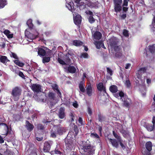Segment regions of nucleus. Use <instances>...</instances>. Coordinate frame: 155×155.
Segmentation results:
<instances>
[{
	"label": "nucleus",
	"mask_w": 155,
	"mask_h": 155,
	"mask_svg": "<svg viewBox=\"0 0 155 155\" xmlns=\"http://www.w3.org/2000/svg\"><path fill=\"white\" fill-rule=\"evenodd\" d=\"M81 148L84 151L82 155H93L95 150V147L92 145L88 140L83 142Z\"/></svg>",
	"instance_id": "1"
},
{
	"label": "nucleus",
	"mask_w": 155,
	"mask_h": 155,
	"mask_svg": "<svg viewBox=\"0 0 155 155\" xmlns=\"http://www.w3.org/2000/svg\"><path fill=\"white\" fill-rule=\"evenodd\" d=\"M22 90L18 86H15L13 88L11 93V97L15 101H17L19 99L21 95Z\"/></svg>",
	"instance_id": "2"
},
{
	"label": "nucleus",
	"mask_w": 155,
	"mask_h": 155,
	"mask_svg": "<svg viewBox=\"0 0 155 155\" xmlns=\"http://www.w3.org/2000/svg\"><path fill=\"white\" fill-rule=\"evenodd\" d=\"M12 131L11 128L9 130L7 124L3 123H0V134L6 136L8 134H11Z\"/></svg>",
	"instance_id": "3"
},
{
	"label": "nucleus",
	"mask_w": 155,
	"mask_h": 155,
	"mask_svg": "<svg viewBox=\"0 0 155 155\" xmlns=\"http://www.w3.org/2000/svg\"><path fill=\"white\" fill-rule=\"evenodd\" d=\"M48 103L51 108L55 104L54 101L55 100V94L52 92H49L47 97Z\"/></svg>",
	"instance_id": "4"
},
{
	"label": "nucleus",
	"mask_w": 155,
	"mask_h": 155,
	"mask_svg": "<svg viewBox=\"0 0 155 155\" xmlns=\"http://www.w3.org/2000/svg\"><path fill=\"white\" fill-rule=\"evenodd\" d=\"M145 146L147 150H142V153L144 155H151L150 152L152 150V143L150 141L147 142L145 143Z\"/></svg>",
	"instance_id": "5"
},
{
	"label": "nucleus",
	"mask_w": 155,
	"mask_h": 155,
	"mask_svg": "<svg viewBox=\"0 0 155 155\" xmlns=\"http://www.w3.org/2000/svg\"><path fill=\"white\" fill-rule=\"evenodd\" d=\"M54 127H55L56 130L55 131L56 133L59 135H62L65 132V129L64 127H62L60 124L55 125L54 123H51Z\"/></svg>",
	"instance_id": "6"
},
{
	"label": "nucleus",
	"mask_w": 155,
	"mask_h": 155,
	"mask_svg": "<svg viewBox=\"0 0 155 155\" xmlns=\"http://www.w3.org/2000/svg\"><path fill=\"white\" fill-rule=\"evenodd\" d=\"M113 1L115 11L117 13L120 12L122 9L121 6L122 2V0H113Z\"/></svg>",
	"instance_id": "7"
},
{
	"label": "nucleus",
	"mask_w": 155,
	"mask_h": 155,
	"mask_svg": "<svg viewBox=\"0 0 155 155\" xmlns=\"http://www.w3.org/2000/svg\"><path fill=\"white\" fill-rule=\"evenodd\" d=\"M31 88L32 90L36 93H38L41 91V86L39 84H33Z\"/></svg>",
	"instance_id": "8"
},
{
	"label": "nucleus",
	"mask_w": 155,
	"mask_h": 155,
	"mask_svg": "<svg viewBox=\"0 0 155 155\" xmlns=\"http://www.w3.org/2000/svg\"><path fill=\"white\" fill-rule=\"evenodd\" d=\"M122 101L123 102L124 105L127 108H129L132 104L131 100L130 98H128L127 96L122 99Z\"/></svg>",
	"instance_id": "9"
},
{
	"label": "nucleus",
	"mask_w": 155,
	"mask_h": 155,
	"mask_svg": "<svg viewBox=\"0 0 155 155\" xmlns=\"http://www.w3.org/2000/svg\"><path fill=\"white\" fill-rule=\"evenodd\" d=\"M51 141H46L44 143L43 151L45 152H48L49 151L51 147Z\"/></svg>",
	"instance_id": "10"
},
{
	"label": "nucleus",
	"mask_w": 155,
	"mask_h": 155,
	"mask_svg": "<svg viewBox=\"0 0 155 155\" xmlns=\"http://www.w3.org/2000/svg\"><path fill=\"white\" fill-rule=\"evenodd\" d=\"M118 41L117 38L115 37L110 38L109 40V44L112 47H116Z\"/></svg>",
	"instance_id": "11"
},
{
	"label": "nucleus",
	"mask_w": 155,
	"mask_h": 155,
	"mask_svg": "<svg viewBox=\"0 0 155 155\" xmlns=\"http://www.w3.org/2000/svg\"><path fill=\"white\" fill-rule=\"evenodd\" d=\"M86 88L87 94L89 97H91L92 95L93 92L92 86L91 84L89 83L86 85Z\"/></svg>",
	"instance_id": "12"
},
{
	"label": "nucleus",
	"mask_w": 155,
	"mask_h": 155,
	"mask_svg": "<svg viewBox=\"0 0 155 155\" xmlns=\"http://www.w3.org/2000/svg\"><path fill=\"white\" fill-rule=\"evenodd\" d=\"M51 50L46 55V56L44 57L42 59V62L43 63H48L51 60Z\"/></svg>",
	"instance_id": "13"
},
{
	"label": "nucleus",
	"mask_w": 155,
	"mask_h": 155,
	"mask_svg": "<svg viewBox=\"0 0 155 155\" xmlns=\"http://www.w3.org/2000/svg\"><path fill=\"white\" fill-rule=\"evenodd\" d=\"M64 141L66 147H70L73 142V138L71 137H68L65 139Z\"/></svg>",
	"instance_id": "14"
},
{
	"label": "nucleus",
	"mask_w": 155,
	"mask_h": 155,
	"mask_svg": "<svg viewBox=\"0 0 155 155\" xmlns=\"http://www.w3.org/2000/svg\"><path fill=\"white\" fill-rule=\"evenodd\" d=\"M25 127L28 132H30L33 130L34 127V125L30 123L28 121L26 120Z\"/></svg>",
	"instance_id": "15"
},
{
	"label": "nucleus",
	"mask_w": 155,
	"mask_h": 155,
	"mask_svg": "<svg viewBox=\"0 0 155 155\" xmlns=\"http://www.w3.org/2000/svg\"><path fill=\"white\" fill-rule=\"evenodd\" d=\"M74 21L76 25H80L81 21V15L78 14L74 18Z\"/></svg>",
	"instance_id": "16"
},
{
	"label": "nucleus",
	"mask_w": 155,
	"mask_h": 155,
	"mask_svg": "<svg viewBox=\"0 0 155 155\" xmlns=\"http://www.w3.org/2000/svg\"><path fill=\"white\" fill-rule=\"evenodd\" d=\"M66 2V5L69 10L72 12L74 11L75 9L74 8V7L72 6V4L73 2H71V0H65Z\"/></svg>",
	"instance_id": "17"
},
{
	"label": "nucleus",
	"mask_w": 155,
	"mask_h": 155,
	"mask_svg": "<svg viewBox=\"0 0 155 155\" xmlns=\"http://www.w3.org/2000/svg\"><path fill=\"white\" fill-rule=\"evenodd\" d=\"M25 36L28 39L32 40L37 38V36L30 33V32L25 31Z\"/></svg>",
	"instance_id": "18"
},
{
	"label": "nucleus",
	"mask_w": 155,
	"mask_h": 155,
	"mask_svg": "<svg viewBox=\"0 0 155 155\" xmlns=\"http://www.w3.org/2000/svg\"><path fill=\"white\" fill-rule=\"evenodd\" d=\"M108 139L113 147L117 148H118L119 142L118 140L115 139L111 138H108Z\"/></svg>",
	"instance_id": "19"
},
{
	"label": "nucleus",
	"mask_w": 155,
	"mask_h": 155,
	"mask_svg": "<svg viewBox=\"0 0 155 155\" xmlns=\"http://www.w3.org/2000/svg\"><path fill=\"white\" fill-rule=\"evenodd\" d=\"M85 81L84 80L81 81L79 84V87L80 91L82 93H84L85 92Z\"/></svg>",
	"instance_id": "20"
},
{
	"label": "nucleus",
	"mask_w": 155,
	"mask_h": 155,
	"mask_svg": "<svg viewBox=\"0 0 155 155\" xmlns=\"http://www.w3.org/2000/svg\"><path fill=\"white\" fill-rule=\"evenodd\" d=\"M38 49V54L40 57H44L47 55L46 51L44 48H39Z\"/></svg>",
	"instance_id": "21"
},
{
	"label": "nucleus",
	"mask_w": 155,
	"mask_h": 155,
	"mask_svg": "<svg viewBox=\"0 0 155 155\" xmlns=\"http://www.w3.org/2000/svg\"><path fill=\"white\" fill-rule=\"evenodd\" d=\"M144 127L149 131H151L155 129V126L151 124H145Z\"/></svg>",
	"instance_id": "22"
},
{
	"label": "nucleus",
	"mask_w": 155,
	"mask_h": 155,
	"mask_svg": "<svg viewBox=\"0 0 155 155\" xmlns=\"http://www.w3.org/2000/svg\"><path fill=\"white\" fill-rule=\"evenodd\" d=\"M65 116L64 109L63 108L61 107L59 110L58 117L60 119H62L64 118Z\"/></svg>",
	"instance_id": "23"
},
{
	"label": "nucleus",
	"mask_w": 155,
	"mask_h": 155,
	"mask_svg": "<svg viewBox=\"0 0 155 155\" xmlns=\"http://www.w3.org/2000/svg\"><path fill=\"white\" fill-rule=\"evenodd\" d=\"M93 36L94 39L98 40L101 38L102 34L99 31H96L93 34Z\"/></svg>",
	"instance_id": "24"
},
{
	"label": "nucleus",
	"mask_w": 155,
	"mask_h": 155,
	"mask_svg": "<svg viewBox=\"0 0 155 155\" xmlns=\"http://www.w3.org/2000/svg\"><path fill=\"white\" fill-rule=\"evenodd\" d=\"M98 120L99 122H105L106 120V117L101 114L100 113L98 114Z\"/></svg>",
	"instance_id": "25"
},
{
	"label": "nucleus",
	"mask_w": 155,
	"mask_h": 155,
	"mask_svg": "<svg viewBox=\"0 0 155 155\" xmlns=\"http://www.w3.org/2000/svg\"><path fill=\"white\" fill-rule=\"evenodd\" d=\"M55 120H52L51 119L50 120L48 118V119L47 118L43 119L42 120V122L43 124H46V125H48L49 124H51V123H54Z\"/></svg>",
	"instance_id": "26"
},
{
	"label": "nucleus",
	"mask_w": 155,
	"mask_h": 155,
	"mask_svg": "<svg viewBox=\"0 0 155 155\" xmlns=\"http://www.w3.org/2000/svg\"><path fill=\"white\" fill-rule=\"evenodd\" d=\"M71 56V55L68 52L64 57V60L68 64H70L71 62V59L70 57Z\"/></svg>",
	"instance_id": "27"
},
{
	"label": "nucleus",
	"mask_w": 155,
	"mask_h": 155,
	"mask_svg": "<svg viewBox=\"0 0 155 155\" xmlns=\"http://www.w3.org/2000/svg\"><path fill=\"white\" fill-rule=\"evenodd\" d=\"M68 71L71 73L74 74L76 72V69L74 66L72 65H70L68 67Z\"/></svg>",
	"instance_id": "28"
},
{
	"label": "nucleus",
	"mask_w": 155,
	"mask_h": 155,
	"mask_svg": "<svg viewBox=\"0 0 155 155\" xmlns=\"http://www.w3.org/2000/svg\"><path fill=\"white\" fill-rule=\"evenodd\" d=\"M72 43L73 45L77 47L82 46L83 44V43L82 41L76 40H74L73 41Z\"/></svg>",
	"instance_id": "29"
},
{
	"label": "nucleus",
	"mask_w": 155,
	"mask_h": 155,
	"mask_svg": "<svg viewBox=\"0 0 155 155\" xmlns=\"http://www.w3.org/2000/svg\"><path fill=\"white\" fill-rule=\"evenodd\" d=\"M9 60L6 56L0 55V62L4 64H5Z\"/></svg>",
	"instance_id": "30"
},
{
	"label": "nucleus",
	"mask_w": 155,
	"mask_h": 155,
	"mask_svg": "<svg viewBox=\"0 0 155 155\" xmlns=\"http://www.w3.org/2000/svg\"><path fill=\"white\" fill-rule=\"evenodd\" d=\"M109 90L112 93H115L118 91L117 87L115 85H112L110 87Z\"/></svg>",
	"instance_id": "31"
},
{
	"label": "nucleus",
	"mask_w": 155,
	"mask_h": 155,
	"mask_svg": "<svg viewBox=\"0 0 155 155\" xmlns=\"http://www.w3.org/2000/svg\"><path fill=\"white\" fill-rule=\"evenodd\" d=\"M0 155H15V154L12 151L8 149H6V150L4 152L3 154H1L0 153Z\"/></svg>",
	"instance_id": "32"
},
{
	"label": "nucleus",
	"mask_w": 155,
	"mask_h": 155,
	"mask_svg": "<svg viewBox=\"0 0 155 155\" xmlns=\"http://www.w3.org/2000/svg\"><path fill=\"white\" fill-rule=\"evenodd\" d=\"M27 24L30 29H33L34 25L32 23V21L31 20H28L27 22Z\"/></svg>",
	"instance_id": "33"
},
{
	"label": "nucleus",
	"mask_w": 155,
	"mask_h": 155,
	"mask_svg": "<svg viewBox=\"0 0 155 155\" xmlns=\"http://www.w3.org/2000/svg\"><path fill=\"white\" fill-rule=\"evenodd\" d=\"M97 86V89L98 91H102V90H103V88L105 87L104 86L103 83L101 82L99 83Z\"/></svg>",
	"instance_id": "34"
},
{
	"label": "nucleus",
	"mask_w": 155,
	"mask_h": 155,
	"mask_svg": "<svg viewBox=\"0 0 155 155\" xmlns=\"http://www.w3.org/2000/svg\"><path fill=\"white\" fill-rule=\"evenodd\" d=\"M37 128L38 130L42 131L44 130L45 127L42 124H37Z\"/></svg>",
	"instance_id": "35"
},
{
	"label": "nucleus",
	"mask_w": 155,
	"mask_h": 155,
	"mask_svg": "<svg viewBox=\"0 0 155 155\" xmlns=\"http://www.w3.org/2000/svg\"><path fill=\"white\" fill-rule=\"evenodd\" d=\"M149 51L152 54L155 53V45H153L150 46L149 48Z\"/></svg>",
	"instance_id": "36"
},
{
	"label": "nucleus",
	"mask_w": 155,
	"mask_h": 155,
	"mask_svg": "<svg viewBox=\"0 0 155 155\" xmlns=\"http://www.w3.org/2000/svg\"><path fill=\"white\" fill-rule=\"evenodd\" d=\"M14 62L16 65L20 67H22L24 65L23 63L20 62L18 60L14 61Z\"/></svg>",
	"instance_id": "37"
},
{
	"label": "nucleus",
	"mask_w": 155,
	"mask_h": 155,
	"mask_svg": "<svg viewBox=\"0 0 155 155\" xmlns=\"http://www.w3.org/2000/svg\"><path fill=\"white\" fill-rule=\"evenodd\" d=\"M113 134L114 137L118 140L119 141H120V140L121 139V137L119 136L114 131H113Z\"/></svg>",
	"instance_id": "38"
},
{
	"label": "nucleus",
	"mask_w": 155,
	"mask_h": 155,
	"mask_svg": "<svg viewBox=\"0 0 155 155\" xmlns=\"http://www.w3.org/2000/svg\"><path fill=\"white\" fill-rule=\"evenodd\" d=\"M102 44V41H95V44L96 45V47L98 49H100Z\"/></svg>",
	"instance_id": "39"
},
{
	"label": "nucleus",
	"mask_w": 155,
	"mask_h": 155,
	"mask_svg": "<svg viewBox=\"0 0 155 155\" xmlns=\"http://www.w3.org/2000/svg\"><path fill=\"white\" fill-rule=\"evenodd\" d=\"M74 124V126L73 127V129L74 132H75V135L76 136L78 134V129L77 125H75Z\"/></svg>",
	"instance_id": "40"
},
{
	"label": "nucleus",
	"mask_w": 155,
	"mask_h": 155,
	"mask_svg": "<svg viewBox=\"0 0 155 155\" xmlns=\"http://www.w3.org/2000/svg\"><path fill=\"white\" fill-rule=\"evenodd\" d=\"M116 124L117 128V129L119 130V131L120 130L123 128V125L120 123L117 122L116 123Z\"/></svg>",
	"instance_id": "41"
},
{
	"label": "nucleus",
	"mask_w": 155,
	"mask_h": 155,
	"mask_svg": "<svg viewBox=\"0 0 155 155\" xmlns=\"http://www.w3.org/2000/svg\"><path fill=\"white\" fill-rule=\"evenodd\" d=\"M88 54L87 53H82L80 57V58H88Z\"/></svg>",
	"instance_id": "42"
},
{
	"label": "nucleus",
	"mask_w": 155,
	"mask_h": 155,
	"mask_svg": "<svg viewBox=\"0 0 155 155\" xmlns=\"http://www.w3.org/2000/svg\"><path fill=\"white\" fill-rule=\"evenodd\" d=\"M119 131L122 134L123 136L124 137H125L127 134V132L125 130H124L123 128L120 130Z\"/></svg>",
	"instance_id": "43"
},
{
	"label": "nucleus",
	"mask_w": 155,
	"mask_h": 155,
	"mask_svg": "<svg viewBox=\"0 0 155 155\" xmlns=\"http://www.w3.org/2000/svg\"><path fill=\"white\" fill-rule=\"evenodd\" d=\"M125 84L127 87H130L131 84L130 81L128 78H127L126 79Z\"/></svg>",
	"instance_id": "44"
},
{
	"label": "nucleus",
	"mask_w": 155,
	"mask_h": 155,
	"mask_svg": "<svg viewBox=\"0 0 155 155\" xmlns=\"http://www.w3.org/2000/svg\"><path fill=\"white\" fill-rule=\"evenodd\" d=\"M118 95L120 97L121 99L122 100V99H124V98H125V97L127 96L126 95H125L124 92L122 91L119 92Z\"/></svg>",
	"instance_id": "45"
},
{
	"label": "nucleus",
	"mask_w": 155,
	"mask_h": 155,
	"mask_svg": "<svg viewBox=\"0 0 155 155\" xmlns=\"http://www.w3.org/2000/svg\"><path fill=\"white\" fill-rule=\"evenodd\" d=\"M88 21L89 22L92 24L95 21V19L92 16H90L88 18Z\"/></svg>",
	"instance_id": "46"
},
{
	"label": "nucleus",
	"mask_w": 155,
	"mask_h": 155,
	"mask_svg": "<svg viewBox=\"0 0 155 155\" xmlns=\"http://www.w3.org/2000/svg\"><path fill=\"white\" fill-rule=\"evenodd\" d=\"M147 68L145 67L140 68L137 71L138 72H140L141 73H144L146 72Z\"/></svg>",
	"instance_id": "47"
},
{
	"label": "nucleus",
	"mask_w": 155,
	"mask_h": 155,
	"mask_svg": "<svg viewBox=\"0 0 155 155\" xmlns=\"http://www.w3.org/2000/svg\"><path fill=\"white\" fill-rule=\"evenodd\" d=\"M107 71L108 74H109L110 76H112L113 74V71L112 69L108 67H107Z\"/></svg>",
	"instance_id": "48"
},
{
	"label": "nucleus",
	"mask_w": 155,
	"mask_h": 155,
	"mask_svg": "<svg viewBox=\"0 0 155 155\" xmlns=\"http://www.w3.org/2000/svg\"><path fill=\"white\" fill-rule=\"evenodd\" d=\"M90 137L97 138H99V136L97 134L94 133H91Z\"/></svg>",
	"instance_id": "49"
},
{
	"label": "nucleus",
	"mask_w": 155,
	"mask_h": 155,
	"mask_svg": "<svg viewBox=\"0 0 155 155\" xmlns=\"http://www.w3.org/2000/svg\"><path fill=\"white\" fill-rule=\"evenodd\" d=\"M58 61L59 63L62 65H65L66 64V63H65L64 61L62 60L60 58H58Z\"/></svg>",
	"instance_id": "50"
},
{
	"label": "nucleus",
	"mask_w": 155,
	"mask_h": 155,
	"mask_svg": "<svg viewBox=\"0 0 155 155\" xmlns=\"http://www.w3.org/2000/svg\"><path fill=\"white\" fill-rule=\"evenodd\" d=\"M123 35L125 37L129 36L128 31L126 29H124L123 32Z\"/></svg>",
	"instance_id": "51"
},
{
	"label": "nucleus",
	"mask_w": 155,
	"mask_h": 155,
	"mask_svg": "<svg viewBox=\"0 0 155 155\" xmlns=\"http://www.w3.org/2000/svg\"><path fill=\"white\" fill-rule=\"evenodd\" d=\"M5 6V2L4 0H0V8H3Z\"/></svg>",
	"instance_id": "52"
},
{
	"label": "nucleus",
	"mask_w": 155,
	"mask_h": 155,
	"mask_svg": "<svg viewBox=\"0 0 155 155\" xmlns=\"http://www.w3.org/2000/svg\"><path fill=\"white\" fill-rule=\"evenodd\" d=\"M52 87L54 91H56L58 89V86L56 84H54L52 85Z\"/></svg>",
	"instance_id": "53"
},
{
	"label": "nucleus",
	"mask_w": 155,
	"mask_h": 155,
	"mask_svg": "<svg viewBox=\"0 0 155 155\" xmlns=\"http://www.w3.org/2000/svg\"><path fill=\"white\" fill-rule=\"evenodd\" d=\"M54 153L55 154H59L61 155V154L62 153L61 152V151L59 150L58 149V147H56L55 150H54Z\"/></svg>",
	"instance_id": "54"
},
{
	"label": "nucleus",
	"mask_w": 155,
	"mask_h": 155,
	"mask_svg": "<svg viewBox=\"0 0 155 155\" xmlns=\"http://www.w3.org/2000/svg\"><path fill=\"white\" fill-rule=\"evenodd\" d=\"M119 142V143H120V146H121L122 148L124 150L126 148V146L124 145V144L122 143V140L121 139L120 140V141Z\"/></svg>",
	"instance_id": "55"
},
{
	"label": "nucleus",
	"mask_w": 155,
	"mask_h": 155,
	"mask_svg": "<svg viewBox=\"0 0 155 155\" xmlns=\"http://www.w3.org/2000/svg\"><path fill=\"white\" fill-rule=\"evenodd\" d=\"M11 53L12 54L11 55V57H13L16 59L18 60V58L15 54L13 52H12Z\"/></svg>",
	"instance_id": "56"
},
{
	"label": "nucleus",
	"mask_w": 155,
	"mask_h": 155,
	"mask_svg": "<svg viewBox=\"0 0 155 155\" xmlns=\"http://www.w3.org/2000/svg\"><path fill=\"white\" fill-rule=\"evenodd\" d=\"M127 17V14L126 13H124L120 16V18L121 20L125 19Z\"/></svg>",
	"instance_id": "57"
},
{
	"label": "nucleus",
	"mask_w": 155,
	"mask_h": 155,
	"mask_svg": "<svg viewBox=\"0 0 155 155\" xmlns=\"http://www.w3.org/2000/svg\"><path fill=\"white\" fill-rule=\"evenodd\" d=\"M123 3L122 5L123 6H128V0H123Z\"/></svg>",
	"instance_id": "58"
},
{
	"label": "nucleus",
	"mask_w": 155,
	"mask_h": 155,
	"mask_svg": "<svg viewBox=\"0 0 155 155\" xmlns=\"http://www.w3.org/2000/svg\"><path fill=\"white\" fill-rule=\"evenodd\" d=\"M56 132H51V136L53 138H55L56 137Z\"/></svg>",
	"instance_id": "59"
},
{
	"label": "nucleus",
	"mask_w": 155,
	"mask_h": 155,
	"mask_svg": "<svg viewBox=\"0 0 155 155\" xmlns=\"http://www.w3.org/2000/svg\"><path fill=\"white\" fill-rule=\"evenodd\" d=\"M70 116L71 118V122H73L74 121V116L73 115V114L72 113H71L70 114Z\"/></svg>",
	"instance_id": "60"
},
{
	"label": "nucleus",
	"mask_w": 155,
	"mask_h": 155,
	"mask_svg": "<svg viewBox=\"0 0 155 155\" xmlns=\"http://www.w3.org/2000/svg\"><path fill=\"white\" fill-rule=\"evenodd\" d=\"M4 34L6 36L9 34L10 33V31L8 30H5L3 31Z\"/></svg>",
	"instance_id": "61"
},
{
	"label": "nucleus",
	"mask_w": 155,
	"mask_h": 155,
	"mask_svg": "<svg viewBox=\"0 0 155 155\" xmlns=\"http://www.w3.org/2000/svg\"><path fill=\"white\" fill-rule=\"evenodd\" d=\"M19 76L23 78H25V76L23 73L21 71H19L18 73Z\"/></svg>",
	"instance_id": "62"
},
{
	"label": "nucleus",
	"mask_w": 155,
	"mask_h": 155,
	"mask_svg": "<svg viewBox=\"0 0 155 155\" xmlns=\"http://www.w3.org/2000/svg\"><path fill=\"white\" fill-rule=\"evenodd\" d=\"M98 129L99 131V132L100 134H102V126H100L98 125Z\"/></svg>",
	"instance_id": "63"
},
{
	"label": "nucleus",
	"mask_w": 155,
	"mask_h": 155,
	"mask_svg": "<svg viewBox=\"0 0 155 155\" xmlns=\"http://www.w3.org/2000/svg\"><path fill=\"white\" fill-rule=\"evenodd\" d=\"M151 108L152 110L154 112H155V102L154 101V102L153 103L152 105Z\"/></svg>",
	"instance_id": "64"
}]
</instances>
